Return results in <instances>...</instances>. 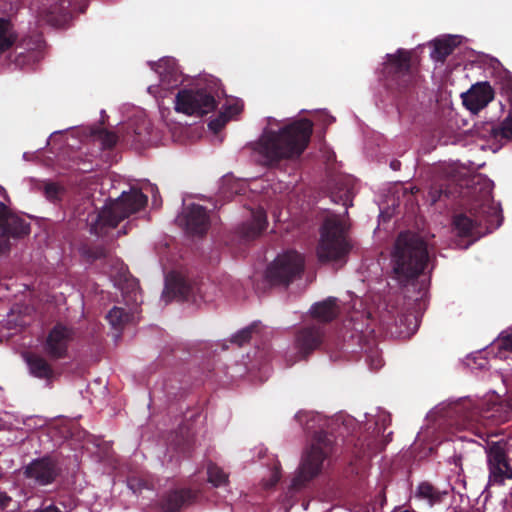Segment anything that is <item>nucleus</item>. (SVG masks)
<instances>
[{"instance_id":"nucleus-1","label":"nucleus","mask_w":512,"mask_h":512,"mask_svg":"<svg viewBox=\"0 0 512 512\" xmlns=\"http://www.w3.org/2000/svg\"><path fill=\"white\" fill-rule=\"evenodd\" d=\"M313 133L311 120L303 118L278 130L265 128L253 144V150L263 158V164L277 167L282 161H294L307 149Z\"/></svg>"},{"instance_id":"nucleus-2","label":"nucleus","mask_w":512,"mask_h":512,"mask_svg":"<svg viewBox=\"0 0 512 512\" xmlns=\"http://www.w3.org/2000/svg\"><path fill=\"white\" fill-rule=\"evenodd\" d=\"M295 419L311 435L310 446L304 451L291 483L292 489L299 490L321 473L324 461L334 451L335 437L324 430L327 420L317 412L300 411Z\"/></svg>"},{"instance_id":"nucleus-3","label":"nucleus","mask_w":512,"mask_h":512,"mask_svg":"<svg viewBox=\"0 0 512 512\" xmlns=\"http://www.w3.org/2000/svg\"><path fill=\"white\" fill-rule=\"evenodd\" d=\"M472 194H479L470 203L469 214L459 213L453 217V227L460 237L479 239L500 225V211L492 198L493 183L488 179L474 178Z\"/></svg>"},{"instance_id":"nucleus-4","label":"nucleus","mask_w":512,"mask_h":512,"mask_svg":"<svg viewBox=\"0 0 512 512\" xmlns=\"http://www.w3.org/2000/svg\"><path fill=\"white\" fill-rule=\"evenodd\" d=\"M428 261V246L423 237L412 231L400 232L391 254L395 279L406 285L424 272Z\"/></svg>"},{"instance_id":"nucleus-5","label":"nucleus","mask_w":512,"mask_h":512,"mask_svg":"<svg viewBox=\"0 0 512 512\" xmlns=\"http://www.w3.org/2000/svg\"><path fill=\"white\" fill-rule=\"evenodd\" d=\"M348 232L349 226L336 215L329 216L323 221L316 247V255L320 263L343 266L347 262L353 248Z\"/></svg>"},{"instance_id":"nucleus-6","label":"nucleus","mask_w":512,"mask_h":512,"mask_svg":"<svg viewBox=\"0 0 512 512\" xmlns=\"http://www.w3.org/2000/svg\"><path fill=\"white\" fill-rule=\"evenodd\" d=\"M147 201V196L137 188L122 192L115 202L101 210L95 220H91V232L100 235L104 228H116L121 221L143 209Z\"/></svg>"},{"instance_id":"nucleus-7","label":"nucleus","mask_w":512,"mask_h":512,"mask_svg":"<svg viewBox=\"0 0 512 512\" xmlns=\"http://www.w3.org/2000/svg\"><path fill=\"white\" fill-rule=\"evenodd\" d=\"M447 414L455 418V423L461 428H468L485 420L499 424L508 420V411H502L501 404H493L487 409H481L471 399H461L450 405Z\"/></svg>"},{"instance_id":"nucleus-8","label":"nucleus","mask_w":512,"mask_h":512,"mask_svg":"<svg viewBox=\"0 0 512 512\" xmlns=\"http://www.w3.org/2000/svg\"><path fill=\"white\" fill-rule=\"evenodd\" d=\"M412 53L399 48L394 54H387L383 64V75L389 86L406 89L417 80V71L412 66Z\"/></svg>"},{"instance_id":"nucleus-9","label":"nucleus","mask_w":512,"mask_h":512,"mask_svg":"<svg viewBox=\"0 0 512 512\" xmlns=\"http://www.w3.org/2000/svg\"><path fill=\"white\" fill-rule=\"evenodd\" d=\"M304 271V258L296 251L279 255L266 270V279L271 285L288 286Z\"/></svg>"},{"instance_id":"nucleus-10","label":"nucleus","mask_w":512,"mask_h":512,"mask_svg":"<svg viewBox=\"0 0 512 512\" xmlns=\"http://www.w3.org/2000/svg\"><path fill=\"white\" fill-rule=\"evenodd\" d=\"M490 485L502 486L512 480V465L507 442L501 440L487 444L485 449Z\"/></svg>"},{"instance_id":"nucleus-11","label":"nucleus","mask_w":512,"mask_h":512,"mask_svg":"<svg viewBox=\"0 0 512 512\" xmlns=\"http://www.w3.org/2000/svg\"><path fill=\"white\" fill-rule=\"evenodd\" d=\"M216 108V100L207 87L197 89H181L175 98V110L192 116H203Z\"/></svg>"},{"instance_id":"nucleus-12","label":"nucleus","mask_w":512,"mask_h":512,"mask_svg":"<svg viewBox=\"0 0 512 512\" xmlns=\"http://www.w3.org/2000/svg\"><path fill=\"white\" fill-rule=\"evenodd\" d=\"M30 233V222L0 202V239H5L8 242L9 252L14 242L28 237Z\"/></svg>"},{"instance_id":"nucleus-13","label":"nucleus","mask_w":512,"mask_h":512,"mask_svg":"<svg viewBox=\"0 0 512 512\" xmlns=\"http://www.w3.org/2000/svg\"><path fill=\"white\" fill-rule=\"evenodd\" d=\"M60 473L58 462L50 456L34 459L23 468L24 477L39 486L52 484Z\"/></svg>"},{"instance_id":"nucleus-14","label":"nucleus","mask_w":512,"mask_h":512,"mask_svg":"<svg viewBox=\"0 0 512 512\" xmlns=\"http://www.w3.org/2000/svg\"><path fill=\"white\" fill-rule=\"evenodd\" d=\"M325 328L320 323L308 324L295 333L294 346L301 359H307L320 348L325 338Z\"/></svg>"},{"instance_id":"nucleus-15","label":"nucleus","mask_w":512,"mask_h":512,"mask_svg":"<svg viewBox=\"0 0 512 512\" xmlns=\"http://www.w3.org/2000/svg\"><path fill=\"white\" fill-rule=\"evenodd\" d=\"M177 223L193 236H204L211 225L209 211L202 205L191 204L177 216Z\"/></svg>"},{"instance_id":"nucleus-16","label":"nucleus","mask_w":512,"mask_h":512,"mask_svg":"<svg viewBox=\"0 0 512 512\" xmlns=\"http://www.w3.org/2000/svg\"><path fill=\"white\" fill-rule=\"evenodd\" d=\"M74 338V332L71 328L57 323L49 331L43 349L46 355L52 360H59L67 357L70 342Z\"/></svg>"},{"instance_id":"nucleus-17","label":"nucleus","mask_w":512,"mask_h":512,"mask_svg":"<svg viewBox=\"0 0 512 512\" xmlns=\"http://www.w3.org/2000/svg\"><path fill=\"white\" fill-rule=\"evenodd\" d=\"M494 98V91L488 82H481L462 94L463 104L472 112L486 107Z\"/></svg>"},{"instance_id":"nucleus-18","label":"nucleus","mask_w":512,"mask_h":512,"mask_svg":"<svg viewBox=\"0 0 512 512\" xmlns=\"http://www.w3.org/2000/svg\"><path fill=\"white\" fill-rule=\"evenodd\" d=\"M197 492L188 488L176 489L165 494L160 500L161 512H179L181 508L192 504Z\"/></svg>"},{"instance_id":"nucleus-19","label":"nucleus","mask_w":512,"mask_h":512,"mask_svg":"<svg viewBox=\"0 0 512 512\" xmlns=\"http://www.w3.org/2000/svg\"><path fill=\"white\" fill-rule=\"evenodd\" d=\"M353 179L349 176L337 175L332 179L331 200L345 207L352 205Z\"/></svg>"},{"instance_id":"nucleus-20","label":"nucleus","mask_w":512,"mask_h":512,"mask_svg":"<svg viewBox=\"0 0 512 512\" xmlns=\"http://www.w3.org/2000/svg\"><path fill=\"white\" fill-rule=\"evenodd\" d=\"M267 225L266 211L263 208L256 209L252 212L251 220L240 227V235L246 241L254 240L266 230Z\"/></svg>"},{"instance_id":"nucleus-21","label":"nucleus","mask_w":512,"mask_h":512,"mask_svg":"<svg viewBox=\"0 0 512 512\" xmlns=\"http://www.w3.org/2000/svg\"><path fill=\"white\" fill-rule=\"evenodd\" d=\"M191 292L190 285L178 273H170L166 278L164 297H168L167 301L177 299L179 301L187 300Z\"/></svg>"},{"instance_id":"nucleus-22","label":"nucleus","mask_w":512,"mask_h":512,"mask_svg":"<svg viewBox=\"0 0 512 512\" xmlns=\"http://www.w3.org/2000/svg\"><path fill=\"white\" fill-rule=\"evenodd\" d=\"M340 307L338 299L335 297H328L327 299L313 304L310 308V314L313 319L325 324L330 323L338 317Z\"/></svg>"},{"instance_id":"nucleus-23","label":"nucleus","mask_w":512,"mask_h":512,"mask_svg":"<svg viewBox=\"0 0 512 512\" xmlns=\"http://www.w3.org/2000/svg\"><path fill=\"white\" fill-rule=\"evenodd\" d=\"M30 373L39 379L50 380L54 377V370L48 361L36 353H28L25 357Z\"/></svg>"},{"instance_id":"nucleus-24","label":"nucleus","mask_w":512,"mask_h":512,"mask_svg":"<svg viewBox=\"0 0 512 512\" xmlns=\"http://www.w3.org/2000/svg\"><path fill=\"white\" fill-rule=\"evenodd\" d=\"M484 137H489L496 141L511 140L512 139V112L508 117L499 124L493 122L486 123Z\"/></svg>"},{"instance_id":"nucleus-25","label":"nucleus","mask_w":512,"mask_h":512,"mask_svg":"<svg viewBox=\"0 0 512 512\" xmlns=\"http://www.w3.org/2000/svg\"><path fill=\"white\" fill-rule=\"evenodd\" d=\"M151 68L159 75L162 82L171 84L177 82V64L173 58H162L158 62L152 63Z\"/></svg>"},{"instance_id":"nucleus-26","label":"nucleus","mask_w":512,"mask_h":512,"mask_svg":"<svg viewBox=\"0 0 512 512\" xmlns=\"http://www.w3.org/2000/svg\"><path fill=\"white\" fill-rule=\"evenodd\" d=\"M16 40L17 34L12 22L6 18H0V54L9 50Z\"/></svg>"},{"instance_id":"nucleus-27","label":"nucleus","mask_w":512,"mask_h":512,"mask_svg":"<svg viewBox=\"0 0 512 512\" xmlns=\"http://www.w3.org/2000/svg\"><path fill=\"white\" fill-rule=\"evenodd\" d=\"M127 485L133 493H141L143 490H153L154 481L148 474L132 475L127 478Z\"/></svg>"},{"instance_id":"nucleus-28","label":"nucleus","mask_w":512,"mask_h":512,"mask_svg":"<svg viewBox=\"0 0 512 512\" xmlns=\"http://www.w3.org/2000/svg\"><path fill=\"white\" fill-rule=\"evenodd\" d=\"M110 325L116 330H122L130 321L131 315L122 307L114 306L106 315Z\"/></svg>"},{"instance_id":"nucleus-29","label":"nucleus","mask_w":512,"mask_h":512,"mask_svg":"<svg viewBox=\"0 0 512 512\" xmlns=\"http://www.w3.org/2000/svg\"><path fill=\"white\" fill-rule=\"evenodd\" d=\"M416 496L427 500L430 505L439 503L442 500L441 492L429 482H422L419 484Z\"/></svg>"},{"instance_id":"nucleus-30","label":"nucleus","mask_w":512,"mask_h":512,"mask_svg":"<svg viewBox=\"0 0 512 512\" xmlns=\"http://www.w3.org/2000/svg\"><path fill=\"white\" fill-rule=\"evenodd\" d=\"M41 59V53L36 50H28L17 54L14 58V64L20 69L33 68Z\"/></svg>"},{"instance_id":"nucleus-31","label":"nucleus","mask_w":512,"mask_h":512,"mask_svg":"<svg viewBox=\"0 0 512 512\" xmlns=\"http://www.w3.org/2000/svg\"><path fill=\"white\" fill-rule=\"evenodd\" d=\"M208 481L215 487H220L228 483V475L216 464L210 462L207 465Z\"/></svg>"},{"instance_id":"nucleus-32","label":"nucleus","mask_w":512,"mask_h":512,"mask_svg":"<svg viewBox=\"0 0 512 512\" xmlns=\"http://www.w3.org/2000/svg\"><path fill=\"white\" fill-rule=\"evenodd\" d=\"M455 46L449 40H436L434 43V49L432 51V57L436 61H445V59L453 53Z\"/></svg>"},{"instance_id":"nucleus-33","label":"nucleus","mask_w":512,"mask_h":512,"mask_svg":"<svg viewBox=\"0 0 512 512\" xmlns=\"http://www.w3.org/2000/svg\"><path fill=\"white\" fill-rule=\"evenodd\" d=\"M44 196L45 198L50 201L51 203H58L62 200L63 196L66 193L65 188L55 182H47L44 185Z\"/></svg>"},{"instance_id":"nucleus-34","label":"nucleus","mask_w":512,"mask_h":512,"mask_svg":"<svg viewBox=\"0 0 512 512\" xmlns=\"http://www.w3.org/2000/svg\"><path fill=\"white\" fill-rule=\"evenodd\" d=\"M72 4V0H55V3L51 4L47 11V21L52 22L58 19L59 16H63Z\"/></svg>"},{"instance_id":"nucleus-35","label":"nucleus","mask_w":512,"mask_h":512,"mask_svg":"<svg viewBox=\"0 0 512 512\" xmlns=\"http://www.w3.org/2000/svg\"><path fill=\"white\" fill-rule=\"evenodd\" d=\"M82 255L90 262H94L110 258V251L103 245H96L85 247L82 251Z\"/></svg>"},{"instance_id":"nucleus-36","label":"nucleus","mask_w":512,"mask_h":512,"mask_svg":"<svg viewBox=\"0 0 512 512\" xmlns=\"http://www.w3.org/2000/svg\"><path fill=\"white\" fill-rule=\"evenodd\" d=\"M96 137L100 141L103 149H111L117 143V135L114 132L108 131L106 129H99L97 131Z\"/></svg>"},{"instance_id":"nucleus-37","label":"nucleus","mask_w":512,"mask_h":512,"mask_svg":"<svg viewBox=\"0 0 512 512\" xmlns=\"http://www.w3.org/2000/svg\"><path fill=\"white\" fill-rule=\"evenodd\" d=\"M257 324L253 323L250 326L240 330L237 332L231 339L233 343H236L238 346H243L248 343L252 337L253 332L256 330Z\"/></svg>"},{"instance_id":"nucleus-38","label":"nucleus","mask_w":512,"mask_h":512,"mask_svg":"<svg viewBox=\"0 0 512 512\" xmlns=\"http://www.w3.org/2000/svg\"><path fill=\"white\" fill-rule=\"evenodd\" d=\"M229 119L230 115H228L227 113H221L220 115H218V117L212 119L209 122L208 126L210 130H212L215 133H218L224 128Z\"/></svg>"},{"instance_id":"nucleus-39","label":"nucleus","mask_w":512,"mask_h":512,"mask_svg":"<svg viewBox=\"0 0 512 512\" xmlns=\"http://www.w3.org/2000/svg\"><path fill=\"white\" fill-rule=\"evenodd\" d=\"M430 197L432 199V204L436 203L437 201L441 200L443 196L448 197L447 190H443L441 187L437 188L434 187L430 190Z\"/></svg>"},{"instance_id":"nucleus-40","label":"nucleus","mask_w":512,"mask_h":512,"mask_svg":"<svg viewBox=\"0 0 512 512\" xmlns=\"http://www.w3.org/2000/svg\"><path fill=\"white\" fill-rule=\"evenodd\" d=\"M11 497L5 492H0V509H5L9 506Z\"/></svg>"},{"instance_id":"nucleus-41","label":"nucleus","mask_w":512,"mask_h":512,"mask_svg":"<svg viewBox=\"0 0 512 512\" xmlns=\"http://www.w3.org/2000/svg\"><path fill=\"white\" fill-rule=\"evenodd\" d=\"M501 348L512 352V334L502 341Z\"/></svg>"},{"instance_id":"nucleus-42","label":"nucleus","mask_w":512,"mask_h":512,"mask_svg":"<svg viewBox=\"0 0 512 512\" xmlns=\"http://www.w3.org/2000/svg\"><path fill=\"white\" fill-rule=\"evenodd\" d=\"M131 287H132V293H133V301L134 302H137L138 301V295H140V291H139V284L137 281L133 280V282L131 283Z\"/></svg>"},{"instance_id":"nucleus-43","label":"nucleus","mask_w":512,"mask_h":512,"mask_svg":"<svg viewBox=\"0 0 512 512\" xmlns=\"http://www.w3.org/2000/svg\"><path fill=\"white\" fill-rule=\"evenodd\" d=\"M9 254V245L5 239H0V256Z\"/></svg>"},{"instance_id":"nucleus-44","label":"nucleus","mask_w":512,"mask_h":512,"mask_svg":"<svg viewBox=\"0 0 512 512\" xmlns=\"http://www.w3.org/2000/svg\"><path fill=\"white\" fill-rule=\"evenodd\" d=\"M369 358L371 360L370 366L372 369L377 370L382 366V361L378 356L376 358H374L373 356H369Z\"/></svg>"},{"instance_id":"nucleus-45","label":"nucleus","mask_w":512,"mask_h":512,"mask_svg":"<svg viewBox=\"0 0 512 512\" xmlns=\"http://www.w3.org/2000/svg\"><path fill=\"white\" fill-rule=\"evenodd\" d=\"M279 480H280V473L278 470H275L272 474L271 486L275 485Z\"/></svg>"},{"instance_id":"nucleus-46","label":"nucleus","mask_w":512,"mask_h":512,"mask_svg":"<svg viewBox=\"0 0 512 512\" xmlns=\"http://www.w3.org/2000/svg\"><path fill=\"white\" fill-rule=\"evenodd\" d=\"M400 165H401V163L398 160H393L390 164L391 168L394 170L399 169Z\"/></svg>"},{"instance_id":"nucleus-47","label":"nucleus","mask_w":512,"mask_h":512,"mask_svg":"<svg viewBox=\"0 0 512 512\" xmlns=\"http://www.w3.org/2000/svg\"><path fill=\"white\" fill-rule=\"evenodd\" d=\"M229 114H232V113H237L239 111V108L238 106L234 105V106H229L227 108Z\"/></svg>"},{"instance_id":"nucleus-48","label":"nucleus","mask_w":512,"mask_h":512,"mask_svg":"<svg viewBox=\"0 0 512 512\" xmlns=\"http://www.w3.org/2000/svg\"><path fill=\"white\" fill-rule=\"evenodd\" d=\"M372 452H373V451H372V450H371V448H370V442H369V443L367 444V450H365V449H364V450L362 451V453H363V455H366V454H368V455H369V454H370V453H372Z\"/></svg>"},{"instance_id":"nucleus-49","label":"nucleus","mask_w":512,"mask_h":512,"mask_svg":"<svg viewBox=\"0 0 512 512\" xmlns=\"http://www.w3.org/2000/svg\"><path fill=\"white\" fill-rule=\"evenodd\" d=\"M460 460H461L460 456H454V462L456 465H457V461H460Z\"/></svg>"},{"instance_id":"nucleus-50","label":"nucleus","mask_w":512,"mask_h":512,"mask_svg":"<svg viewBox=\"0 0 512 512\" xmlns=\"http://www.w3.org/2000/svg\"><path fill=\"white\" fill-rule=\"evenodd\" d=\"M507 85L512 86V78L511 77H509V81H508Z\"/></svg>"},{"instance_id":"nucleus-51","label":"nucleus","mask_w":512,"mask_h":512,"mask_svg":"<svg viewBox=\"0 0 512 512\" xmlns=\"http://www.w3.org/2000/svg\"><path fill=\"white\" fill-rule=\"evenodd\" d=\"M509 453H510V455H511V460H512V445H511V446H509Z\"/></svg>"}]
</instances>
